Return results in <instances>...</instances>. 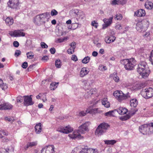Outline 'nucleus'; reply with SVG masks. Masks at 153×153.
I'll return each mask as SVG.
<instances>
[{
  "label": "nucleus",
  "mask_w": 153,
  "mask_h": 153,
  "mask_svg": "<svg viewBox=\"0 0 153 153\" xmlns=\"http://www.w3.org/2000/svg\"><path fill=\"white\" fill-rule=\"evenodd\" d=\"M87 113L86 112H85L84 111H82L79 112V115L80 116H83L85 115Z\"/></svg>",
  "instance_id": "obj_57"
},
{
  "label": "nucleus",
  "mask_w": 153,
  "mask_h": 153,
  "mask_svg": "<svg viewBox=\"0 0 153 153\" xmlns=\"http://www.w3.org/2000/svg\"><path fill=\"white\" fill-rule=\"evenodd\" d=\"M35 131L36 133L39 134L42 131V124L39 123L37 124L35 126Z\"/></svg>",
  "instance_id": "obj_20"
},
{
  "label": "nucleus",
  "mask_w": 153,
  "mask_h": 153,
  "mask_svg": "<svg viewBox=\"0 0 153 153\" xmlns=\"http://www.w3.org/2000/svg\"><path fill=\"white\" fill-rule=\"evenodd\" d=\"M130 105L132 107H134V100H131L130 101Z\"/></svg>",
  "instance_id": "obj_61"
},
{
  "label": "nucleus",
  "mask_w": 153,
  "mask_h": 153,
  "mask_svg": "<svg viewBox=\"0 0 153 153\" xmlns=\"http://www.w3.org/2000/svg\"><path fill=\"white\" fill-rule=\"evenodd\" d=\"M114 111H109L105 113V116H114V115L113 114L114 113Z\"/></svg>",
  "instance_id": "obj_38"
},
{
  "label": "nucleus",
  "mask_w": 153,
  "mask_h": 153,
  "mask_svg": "<svg viewBox=\"0 0 153 153\" xmlns=\"http://www.w3.org/2000/svg\"><path fill=\"white\" fill-rule=\"evenodd\" d=\"M149 124H145L142 125L139 127L140 132L143 134H149Z\"/></svg>",
  "instance_id": "obj_12"
},
{
  "label": "nucleus",
  "mask_w": 153,
  "mask_h": 153,
  "mask_svg": "<svg viewBox=\"0 0 153 153\" xmlns=\"http://www.w3.org/2000/svg\"><path fill=\"white\" fill-rule=\"evenodd\" d=\"M105 143L107 145H113L116 143L117 141L113 140H105L104 141Z\"/></svg>",
  "instance_id": "obj_26"
},
{
  "label": "nucleus",
  "mask_w": 153,
  "mask_h": 153,
  "mask_svg": "<svg viewBox=\"0 0 153 153\" xmlns=\"http://www.w3.org/2000/svg\"><path fill=\"white\" fill-rule=\"evenodd\" d=\"M89 72L88 70L86 68H83L80 71V76L81 77H83L86 75Z\"/></svg>",
  "instance_id": "obj_19"
},
{
  "label": "nucleus",
  "mask_w": 153,
  "mask_h": 153,
  "mask_svg": "<svg viewBox=\"0 0 153 153\" xmlns=\"http://www.w3.org/2000/svg\"><path fill=\"white\" fill-rule=\"evenodd\" d=\"M55 65L56 67L59 68L62 65V62L60 59H56L55 62Z\"/></svg>",
  "instance_id": "obj_30"
},
{
  "label": "nucleus",
  "mask_w": 153,
  "mask_h": 153,
  "mask_svg": "<svg viewBox=\"0 0 153 153\" xmlns=\"http://www.w3.org/2000/svg\"><path fill=\"white\" fill-rule=\"evenodd\" d=\"M79 134H84L88 131V126L86 123H84L79 127L77 130Z\"/></svg>",
  "instance_id": "obj_14"
},
{
  "label": "nucleus",
  "mask_w": 153,
  "mask_h": 153,
  "mask_svg": "<svg viewBox=\"0 0 153 153\" xmlns=\"http://www.w3.org/2000/svg\"><path fill=\"white\" fill-rule=\"evenodd\" d=\"M2 90H5L7 88V86L6 84H4V83L2 85L0 86Z\"/></svg>",
  "instance_id": "obj_46"
},
{
  "label": "nucleus",
  "mask_w": 153,
  "mask_h": 153,
  "mask_svg": "<svg viewBox=\"0 0 153 153\" xmlns=\"http://www.w3.org/2000/svg\"><path fill=\"white\" fill-rule=\"evenodd\" d=\"M68 39V37H64V38H60L57 39L55 42L56 43H61L63 42L65 40H67Z\"/></svg>",
  "instance_id": "obj_29"
},
{
  "label": "nucleus",
  "mask_w": 153,
  "mask_h": 153,
  "mask_svg": "<svg viewBox=\"0 0 153 153\" xmlns=\"http://www.w3.org/2000/svg\"><path fill=\"white\" fill-rule=\"evenodd\" d=\"M117 2V0H113L111 1V4L112 5H115L117 4H118Z\"/></svg>",
  "instance_id": "obj_60"
},
{
  "label": "nucleus",
  "mask_w": 153,
  "mask_h": 153,
  "mask_svg": "<svg viewBox=\"0 0 153 153\" xmlns=\"http://www.w3.org/2000/svg\"><path fill=\"white\" fill-rule=\"evenodd\" d=\"M113 95L120 102L130 97L129 94H125L121 91L117 90L115 91L113 93Z\"/></svg>",
  "instance_id": "obj_2"
},
{
  "label": "nucleus",
  "mask_w": 153,
  "mask_h": 153,
  "mask_svg": "<svg viewBox=\"0 0 153 153\" xmlns=\"http://www.w3.org/2000/svg\"><path fill=\"white\" fill-rule=\"evenodd\" d=\"M46 94V93H40V95L41 96V99L43 102H45L47 101Z\"/></svg>",
  "instance_id": "obj_33"
},
{
  "label": "nucleus",
  "mask_w": 153,
  "mask_h": 153,
  "mask_svg": "<svg viewBox=\"0 0 153 153\" xmlns=\"http://www.w3.org/2000/svg\"><path fill=\"white\" fill-rule=\"evenodd\" d=\"M146 14V12L145 10L143 9H140L138 10L137 11L134 13V15L138 17H142L144 16Z\"/></svg>",
  "instance_id": "obj_17"
},
{
  "label": "nucleus",
  "mask_w": 153,
  "mask_h": 153,
  "mask_svg": "<svg viewBox=\"0 0 153 153\" xmlns=\"http://www.w3.org/2000/svg\"><path fill=\"white\" fill-rule=\"evenodd\" d=\"M112 20H104V24L103 25V28H105L109 26L112 22Z\"/></svg>",
  "instance_id": "obj_25"
},
{
  "label": "nucleus",
  "mask_w": 153,
  "mask_h": 153,
  "mask_svg": "<svg viewBox=\"0 0 153 153\" xmlns=\"http://www.w3.org/2000/svg\"><path fill=\"white\" fill-rule=\"evenodd\" d=\"M148 124L149 134L153 133V123Z\"/></svg>",
  "instance_id": "obj_31"
},
{
  "label": "nucleus",
  "mask_w": 153,
  "mask_h": 153,
  "mask_svg": "<svg viewBox=\"0 0 153 153\" xmlns=\"http://www.w3.org/2000/svg\"><path fill=\"white\" fill-rule=\"evenodd\" d=\"M134 63L133 59H125L122 61V64H124L125 68L127 70H132L134 67Z\"/></svg>",
  "instance_id": "obj_5"
},
{
  "label": "nucleus",
  "mask_w": 153,
  "mask_h": 153,
  "mask_svg": "<svg viewBox=\"0 0 153 153\" xmlns=\"http://www.w3.org/2000/svg\"><path fill=\"white\" fill-rule=\"evenodd\" d=\"M76 43L75 42H73L71 43L70 44L69 46H70V48H71L74 49H75L76 47Z\"/></svg>",
  "instance_id": "obj_40"
},
{
  "label": "nucleus",
  "mask_w": 153,
  "mask_h": 153,
  "mask_svg": "<svg viewBox=\"0 0 153 153\" xmlns=\"http://www.w3.org/2000/svg\"><path fill=\"white\" fill-rule=\"evenodd\" d=\"M149 60L151 62L152 64L153 65V50L151 52Z\"/></svg>",
  "instance_id": "obj_47"
},
{
  "label": "nucleus",
  "mask_w": 153,
  "mask_h": 153,
  "mask_svg": "<svg viewBox=\"0 0 153 153\" xmlns=\"http://www.w3.org/2000/svg\"><path fill=\"white\" fill-rule=\"evenodd\" d=\"M13 108V105L2 100L0 101V110L10 109Z\"/></svg>",
  "instance_id": "obj_9"
},
{
  "label": "nucleus",
  "mask_w": 153,
  "mask_h": 153,
  "mask_svg": "<svg viewBox=\"0 0 153 153\" xmlns=\"http://www.w3.org/2000/svg\"><path fill=\"white\" fill-rule=\"evenodd\" d=\"M28 66V64L27 63V62H24L22 65V67L24 68H26Z\"/></svg>",
  "instance_id": "obj_53"
},
{
  "label": "nucleus",
  "mask_w": 153,
  "mask_h": 153,
  "mask_svg": "<svg viewBox=\"0 0 153 153\" xmlns=\"http://www.w3.org/2000/svg\"><path fill=\"white\" fill-rule=\"evenodd\" d=\"M128 27H123V30L121 31L122 33H125V31H126L128 29Z\"/></svg>",
  "instance_id": "obj_63"
},
{
  "label": "nucleus",
  "mask_w": 153,
  "mask_h": 153,
  "mask_svg": "<svg viewBox=\"0 0 153 153\" xmlns=\"http://www.w3.org/2000/svg\"><path fill=\"white\" fill-rule=\"evenodd\" d=\"M5 120H6L8 121L9 122H11L13 121L14 119L12 117H6L5 118Z\"/></svg>",
  "instance_id": "obj_45"
},
{
  "label": "nucleus",
  "mask_w": 153,
  "mask_h": 153,
  "mask_svg": "<svg viewBox=\"0 0 153 153\" xmlns=\"http://www.w3.org/2000/svg\"><path fill=\"white\" fill-rule=\"evenodd\" d=\"M23 29L11 31L10 33V36L13 37L24 36L25 33L23 32Z\"/></svg>",
  "instance_id": "obj_7"
},
{
  "label": "nucleus",
  "mask_w": 153,
  "mask_h": 153,
  "mask_svg": "<svg viewBox=\"0 0 153 153\" xmlns=\"http://www.w3.org/2000/svg\"><path fill=\"white\" fill-rule=\"evenodd\" d=\"M109 125L108 124L103 123L100 124L97 128L95 132L96 135L98 136L101 135L105 132Z\"/></svg>",
  "instance_id": "obj_3"
},
{
  "label": "nucleus",
  "mask_w": 153,
  "mask_h": 153,
  "mask_svg": "<svg viewBox=\"0 0 153 153\" xmlns=\"http://www.w3.org/2000/svg\"><path fill=\"white\" fill-rule=\"evenodd\" d=\"M58 83L53 82L51 83L50 85V88L51 90H53L55 89L57 87Z\"/></svg>",
  "instance_id": "obj_28"
},
{
  "label": "nucleus",
  "mask_w": 153,
  "mask_h": 153,
  "mask_svg": "<svg viewBox=\"0 0 153 153\" xmlns=\"http://www.w3.org/2000/svg\"><path fill=\"white\" fill-rule=\"evenodd\" d=\"M41 47L43 48H47L48 47V46L44 42H42L40 43Z\"/></svg>",
  "instance_id": "obj_44"
},
{
  "label": "nucleus",
  "mask_w": 153,
  "mask_h": 153,
  "mask_svg": "<svg viewBox=\"0 0 153 153\" xmlns=\"http://www.w3.org/2000/svg\"><path fill=\"white\" fill-rule=\"evenodd\" d=\"M97 102V101H96L95 100L90 101L88 104L89 106L86 110V113L92 114H95L100 113V111L98 108H93L96 106Z\"/></svg>",
  "instance_id": "obj_4"
},
{
  "label": "nucleus",
  "mask_w": 153,
  "mask_h": 153,
  "mask_svg": "<svg viewBox=\"0 0 153 153\" xmlns=\"http://www.w3.org/2000/svg\"><path fill=\"white\" fill-rule=\"evenodd\" d=\"M13 20H5V22L8 25H12L13 23Z\"/></svg>",
  "instance_id": "obj_43"
},
{
  "label": "nucleus",
  "mask_w": 153,
  "mask_h": 153,
  "mask_svg": "<svg viewBox=\"0 0 153 153\" xmlns=\"http://www.w3.org/2000/svg\"><path fill=\"white\" fill-rule=\"evenodd\" d=\"M54 152V147L53 146H49L47 147L46 153H53Z\"/></svg>",
  "instance_id": "obj_22"
},
{
  "label": "nucleus",
  "mask_w": 153,
  "mask_h": 153,
  "mask_svg": "<svg viewBox=\"0 0 153 153\" xmlns=\"http://www.w3.org/2000/svg\"><path fill=\"white\" fill-rule=\"evenodd\" d=\"M142 94H146L145 97L146 98H149L153 97V88H149L143 89L142 91Z\"/></svg>",
  "instance_id": "obj_8"
},
{
  "label": "nucleus",
  "mask_w": 153,
  "mask_h": 153,
  "mask_svg": "<svg viewBox=\"0 0 153 153\" xmlns=\"http://www.w3.org/2000/svg\"><path fill=\"white\" fill-rule=\"evenodd\" d=\"M87 153H98L97 150L96 149H88L86 148Z\"/></svg>",
  "instance_id": "obj_32"
},
{
  "label": "nucleus",
  "mask_w": 153,
  "mask_h": 153,
  "mask_svg": "<svg viewBox=\"0 0 153 153\" xmlns=\"http://www.w3.org/2000/svg\"><path fill=\"white\" fill-rule=\"evenodd\" d=\"M136 87L134 88V90H138L140 89L141 88V85L139 83L137 84L135 86Z\"/></svg>",
  "instance_id": "obj_54"
},
{
  "label": "nucleus",
  "mask_w": 153,
  "mask_h": 153,
  "mask_svg": "<svg viewBox=\"0 0 153 153\" xmlns=\"http://www.w3.org/2000/svg\"><path fill=\"white\" fill-rule=\"evenodd\" d=\"M23 100H24V98L23 96V97L19 96L17 97L16 99V100L17 102H21L23 101Z\"/></svg>",
  "instance_id": "obj_36"
},
{
  "label": "nucleus",
  "mask_w": 153,
  "mask_h": 153,
  "mask_svg": "<svg viewBox=\"0 0 153 153\" xmlns=\"http://www.w3.org/2000/svg\"><path fill=\"white\" fill-rule=\"evenodd\" d=\"M137 71L144 78L147 77L150 73L149 68L145 62H141L138 65Z\"/></svg>",
  "instance_id": "obj_1"
},
{
  "label": "nucleus",
  "mask_w": 153,
  "mask_h": 153,
  "mask_svg": "<svg viewBox=\"0 0 153 153\" xmlns=\"http://www.w3.org/2000/svg\"><path fill=\"white\" fill-rule=\"evenodd\" d=\"M86 148H87V146H85L84 148H82L81 151H80L79 153H87Z\"/></svg>",
  "instance_id": "obj_52"
},
{
  "label": "nucleus",
  "mask_w": 153,
  "mask_h": 153,
  "mask_svg": "<svg viewBox=\"0 0 153 153\" xmlns=\"http://www.w3.org/2000/svg\"><path fill=\"white\" fill-rule=\"evenodd\" d=\"M57 131L65 134H68L73 131V128L69 125L65 127L60 126L58 127Z\"/></svg>",
  "instance_id": "obj_6"
},
{
  "label": "nucleus",
  "mask_w": 153,
  "mask_h": 153,
  "mask_svg": "<svg viewBox=\"0 0 153 153\" xmlns=\"http://www.w3.org/2000/svg\"><path fill=\"white\" fill-rule=\"evenodd\" d=\"M58 12L55 9L52 10L51 12V16H56L58 14Z\"/></svg>",
  "instance_id": "obj_41"
},
{
  "label": "nucleus",
  "mask_w": 153,
  "mask_h": 153,
  "mask_svg": "<svg viewBox=\"0 0 153 153\" xmlns=\"http://www.w3.org/2000/svg\"><path fill=\"white\" fill-rule=\"evenodd\" d=\"M71 59L74 61H76L78 60V58L75 55H73L71 57Z\"/></svg>",
  "instance_id": "obj_50"
},
{
  "label": "nucleus",
  "mask_w": 153,
  "mask_h": 153,
  "mask_svg": "<svg viewBox=\"0 0 153 153\" xmlns=\"http://www.w3.org/2000/svg\"><path fill=\"white\" fill-rule=\"evenodd\" d=\"M9 150L8 149L7 150L4 148H2L0 149V152L1 153H7Z\"/></svg>",
  "instance_id": "obj_48"
},
{
  "label": "nucleus",
  "mask_w": 153,
  "mask_h": 153,
  "mask_svg": "<svg viewBox=\"0 0 153 153\" xmlns=\"http://www.w3.org/2000/svg\"><path fill=\"white\" fill-rule=\"evenodd\" d=\"M37 144L36 141L29 142L24 147V150L26 151L29 148L32 147L36 146Z\"/></svg>",
  "instance_id": "obj_15"
},
{
  "label": "nucleus",
  "mask_w": 153,
  "mask_h": 153,
  "mask_svg": "<svg viewBox=\"0 0 153 153\" xmlns=\"http://www.w3.org/2000/svg\"><path fill=\"white\" fill-rule=\"evenodd\" d=\"M113 79H114V80L116 82H118L120 80L119 78V77L117 76H116L115 77H114L113 78Z\"/></svg>",
  "instance_id": "obj_59"
},
{
  "label": "nucleus",
  "mask_w": 153,
  "mask_h": 153,
  "mask_svg": "<svg viewBox=\"0 0 153 153\" xmlns=\"http://www.w3.org/2000/svg\"><path fill=\"white\" fill-rule=\"evenodd\" d=\"M8 135V133L6 130L0 129V138H2Z\"/></svg>",
  "instance_id": "obj_21"
},
{
  "label": "nucleus",
  "mask_w": 153,
  "mask_h": 153,
  "mask_svg": "<svg viewBox=\"0 0 153 153\" xmlns=\"http://www.w3.org/2000/svg\"><path fill=\"white\" fill-rule=\"evenodd\" d=\"M90 59V58L89 56L85 57L82 60V62L84 64H86L88 63Z\"/></svg>",
  "instance_id": "obj_34"
},
{
  "label": "nucleus",
  "mask_w": 153,
  "mask_h": 153,
  "mask_svg": "<svg viewBox=\"0 0 153 153\" xmlns=\"http://www.w3.org/2000/svg\"><path fill=\"white\" fill-rule=\"evenodd\" d=\"M78 26V24L77 23H74L71 24V27H70L72 30H75L76 28Z\"/></svg>",
  "instance_id": "obj_37"
},
{
  "label": "nucleus",
  "mask_w": 153,
  "mask_h": 153,
  "mask_svg": "<svg viewBox=\"0 0 153 153\" xmlns=\"http://www.w3.org/2000/svg\"><path fill=\"white\" fill-rule=\"evenodd\" d=\"M120 1V4H125L126 3L125 0H118Z\"/></svg>",
  "instance_id": "obj_64"
},
{
  "label": "nucleus",
  "mask_w": 153,
  "mask_h": 153,
  "mask_svg": "<svg viewBox=\"0 0 153 153\" xmlns=\"http://www.w3.org/2000/svg\"><path fill=\"white\" fill-rule=\"evenodd\" d=\"M145 7L148 9H151L153 7V3L150 1H147L145 4Z\"/></svg>",
  "instance_id": "obj_27"
},
{
  "label": "nucleus",
  "mask_w": 153,
  "mask_h": 153,
  "mask_svg": "<svg viewBox=\"0 0 153 153\" xmlns=\"http://www.w3.org/2000/svg\"><path fill=\"white\" fill-rule=\"evenodd\" d=\"M48 59V57L47 56H45L42 58V59L45 61H47Z\"/></svg>",
  "instance_id": "obj_62"
},
{
  "label": "nucleus",
  "mask_w": 153,
  "mask_h": 153,
  "mask_svg": "<svg viewBox=\"0 0 153 153\" xmlns=\"http://www.w3.org/2000/svg\"><path fill=\"white\" fill-rule=\"evenodd\" d=\"M92 25L97 28L98 26V23L96 20H94L92 22Z\"/></svg>",
  "instance_id": "obj_51"
},
{
  "label": "nucleus",
  "mask_w": 153,
  "mask_h": 153,
  "mask_svg": "<svg viewBox=\"0 0 153 153\" xmlns=\"http://www.w3.org/2000/svg\"><path fill=\"white\" fill-rule=\"evenodd\" d=\"M102 104L106 108H108L110 106V103L108 101L107 98H104L102 101Z\"/></svg>",
  "instance_id": "obj_23"
},
{
  "label": "nucleus",
  "mask_w": 153,
  "mask_h": 153,
  "mask_svg": "<svg viewBox=\"0 0 153 153\" xmlns=\"http://www.w3.org/2000/svg\"><path fill=\"white\" fill-rule=\"evenodd\" d=\"M117 111L119 114L123 115L126 113L128 111V110L125 107H120L117 109Z\"/></svg>",
  "instance_id": "obj_18"
},
{
  "label": "nucleus",
  "mask_w": 153,
  "mask_h": 153,
  "mask_svg": "<svg viewBox=\"0 0 153 153\" xmlns=\"http://www.w3.org/2000/svg\"><path fill=\"white\" fill-rule=\"evenodd\" d=\"M19 0H9L8 3V6L13 9H16L19 7Z\"/></svg>",
  "instance_id": "obj_11"
},
{
  "label": "nucleus",
  "mask_w": 153,
  "mask_h": 153,
  "mask_svg": "<svg viewBox=\"0 0 153 153\" xmlns=\"http://www.w3.org/2000/svg\"><path fill=\"white\" fill-rule=\"evenodd\" d=\"M50 51L51 53L52 54H54L56 52L55 49L54 48H52L50 49Z\"/></svg>",
  "instance_id": "obj_56"
},
{
  "label": "nucleus",
  "mask_w": 153,
  "mask_h": 153,
  "mask_svg": "<svg viewBox=\"0 0 153 153\" xmlns=\"http://www.w3.org/2000/svg\"><path fill=\"white\" fill-rule=\"evenodd\" d=\"M39 18L42 19H49L50 17V14L49 13H45L43 14H40L39 15Z\"/></svg>",
  "instance_id": "obj_24"
},
{
  "label": "nucleus",
  "mask_w": 153,
  "mask_h": 153,
  "mask_svg": "<svg viewBox=\"0 0 153 153\" xmlns=\"http://www.w3.org/2000/svg\"><path fill=\"white\" fill-rule=\"evenodd\" d=\"M68 136L71 138L74 139L76 138L81 139L83 138V137L81 135L77 130L74 131L72 134H69Z\"/></svg>",
  "instance_id": "obj_13"
},
{
  "label": "nucleus",
  "mask_w": 153,
  "mask_h": 153,
  "mask_svg": "<svg viewBox=\"0 0 153 153\" xmlns=\"http://www.w3.org/2000/svg\"><path fill=\"white\" fill-rule=\"evenodd\" d=\"M32 95L30 96H23L24 98V104L26 106L33 105L34 102L32 100L31 97Z\"/></svg>",
  "instance_id": "obj_10"
},
{
  "label": "nucleus",
  "mask_w": 153,
  "mask_h": 153,
  "mask_svg": "<svg viewBox=\"0 0 153 153\" xmlns=\"http://www.w3.org/2000/svg\"><path fill=\"white\" fill-rule=\"evenodd\" d=\"M13 45L15 47L17 48L19 45V43L17 41H15L13 43Z\"/></svg>",
  "instance_id": "obj_55"
},
{
  "label": "nucleus",
  "mask_w": 153,
  "mask_h": 153,
  "mask_svg": "<svg viewBox=\"0 0 153 153\" xmlns=\"http://www.w3.org/2000/svg\"><path fill=\"white\" fill-rule=\"evenodd\" d=\"M115 28L119 30H123V27H122L120 24H117V25L115 26Z\"/></svg>",
  "instance_id": "obj_49"
},
{
  "label": "nucleus",
  "mask_w": 153,
  "mask_h": 153,
  "mask_svg": "<svg viewBox=\"0 0 153 153\" xmlns=\"http://www.w3.org/2000/svg\"><path fill=\"white\" fill-rule=\"evenodd\" d=\"M115 37L112 35L107 36L105 38V41L106 43H110L113 42L115 39Z\"/></svg>",
  "instance_id": "obj_16"
},
{
  "label": "nucleus",
  "mask_w": 153,
  "mask_h": 153,
  "mask_svg": "<svg viewBox=\"0 0 153 153\" xmlns=\"http://www.w3.org/2000/svg\"><path fill=\"white\" fill-rule=\"evenodd\" d=\"M21 51L19 50H16L15 53V55L16 57L18 56L21 54Z\"/></svg>",
  "instance_id": "obj_58"
},
{
  "label": "nucleus",
  "mask_w": 153,
  "mask_h": 153,
  "mask_svg": "<svg viewBox=\"0 0 153 153\" xmlns=\"http://www.w3.org/2000/svg\"><path fill=\"white\" fill-rule=\"evenodd\" d=\"M115 18L117 19H122L123 18V16L121 14L119 13L115 16Z\"/></svg>",
  "instance_id": "obj_42"
},
{
  "label": "nucleus",
  "mask_w": 153,
  "mask_h": 153,
  "mask_svg": "<svg viewBox=\"0 0 153 153\" xmlns=\"http://www.w3.org/2000/svg\"><path fill=\"white\" fill-rule=\"evenodd\" d=\"M74 50L71 48H69L67 50V53L69 54H71L74 52Z\"/></svg>",
  "instance_id": "obj_39"
},
{
  "label": "nucleus",
  "mask_w": 153,
  "mask_h": 153,
  "mask_svg": "<svg viewBox=\"0 0 153 153\" xmlns=\"http://www.w3.org/2000/svg\"><path fill=\"white\" fill-rule=\"evenodd\" d=\"M27 57L29 59H32L34 58V55L33 52H30L27 53Z\"/></svg>",
  "instance_id": "obj_35"
}]
</instances>
